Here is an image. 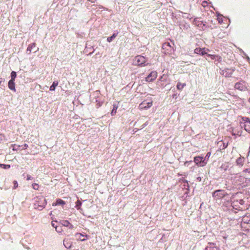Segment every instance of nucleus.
I'll use <instances>...</instances> for the list:
<instances>
[{
	"label": "nucleus",
	"mask_w": 250,
	"mask_h": 250,
	"mask_svg": "<svg viewBox=\"0 0 250 250\" xmlns=\"http://www.w3.org/2000/svg\"><path fill=\"white\" fill-rule=\"evenodd\" d=\"M47 201L43 196H39L35 198L34 208L39 210H42L45 207Z\"/></svg>",
	"instance_id": "f257e3e1"
},
{
	"label": "nucleus",
	"mask_w": 250,
	"mask_h": 250,
	"mask_svg": "<svg viewBox=\"0 0 250 250\" xmlns=\"http://www.w3.org/2000/svg\"><path fill=\"white\" fill-rule=\"evenodd\" d=\"M147 58L142 55L136 56L134 60V64L140 67H143L147 65L148 62Z\"/></svg>",
	"instance_id": "f03ea898"
},
{
	"label": "nucleus",
	"mask_w": 250,
	"mask_h": 250,
	"mask_svg": "<svg viewBox=\"0 0 250 250\" xmlns=\"http://www.w3.org/2000/svg\"><path fill=\"white\" fill-rule=\"evenodd\" d=\"M248 84L246 82L243 80H240L235 83L234 88L235 89L241 91H245L248 90Z\"/></svg>",
	"instance_id": "7ed1b4c3"
},
{
	"label": "nucleus",
	"mask_w": 250,
	"mask_h": 250,
	"mask_svg": "<svg viewBox=\"0 0 250 250\" xmlns=\"http://www.w3.org/2000/svg\"><path fill=\"white\" fill-rule=\"evenodd\" d=\"M227 194L224 190L218 189L212 193V197L216 200L222 198Z\"/></svg>",
	"instance_id": "20e7f679"
},
{
	"label": "nucleus",
	"mask_w": 250,
	"mask_h": 250,
	"mask_svg": "<svg viewBox=\"0 0 250 250\" xmlns=\"http://www.w3.org/2000/svg\"><path fill=\"white\" fill-rule=\"evenodd\" d=\"M193 161L198 167H204L207 164V160H204L203 157L200 156L195 157Z\"/></svg>",
	"instance_id": "39448f33"
},
{
	"label": "nucleus",
	"mask_w": 250,
	"mask_h": 250,
	"mask_svg": "<svg viewBox=\"0 0 250 250\" xmlns=\"http://www.w3.org/2000/svg\"><path fill=\"white\" fill-rule=\"evenodd\" d=\"M162 49L165 54H171L174 51V48L169 42H165L163 44Z\"/></svg>",
	"instance_id": "423d86ee"
},
{
	"label": "nucleus",
	"mask_w": 250,
	"mask_h": 250,
	"mask_svg": "<svg viewBox=\"0 0 250 250\" xmlns=\"http://www.w3.org/2000/svg\"><path fill=\"white\" fill-rule=\"evenodd\" d=\"M204 250H220V249L216 243L208 242Z\"/></svg>",
	"instance_id": "0eeeda50"
},
{
	"label": "nucleus",
	"mask_w": 250,
	"mask_h": 250,
	"mask_svg": "<svg viewBox=\"0 0 250 250\" xmlns=\"http://www.w3.org/2000/svg\"><path fill=\"white\" fill-rule=\"evenodd\" d=\"M157 76V73L156 71H152L146 78V81L148 82H151L155 80Z\"/></svg>",
	"instance_id": "6e6552de"
},
{
	"label": "nucleus",
	"mask_w": 250,
	"mask_h": 250,
	"mask_svg": "<svg viewBox=\"0 0 250 250\" xmlns=\"http://www.w3.org/2000/svg\"><path fill=\"white\" fill-rule=\"evenodd\" d=\"M194 52L195 54H199L200 55L203 56L204 55H207V53L206 52V48H200L197 47L195 48L194 50Z\"/></svg>",
	"instance_id": "1a4fd4ad"
},
{
	"label": "nucleus",
	"mask_w": 250,
	"mask_h": 250,
	"mask_svg": "<svg viewBox=\"0 0 250 250\" xmlns=\"http://www.w3.org/2000/svg\"><path fill=\"white\" fill-rule=\"evenodd\" d=\"M207 56L209 57L212 60H214L215 62H222V58L218 55H211L208 54H207Z\"/></svg>",
	"instance_id": "9d476101"
},
{
	"label": "nucleus",
	"mask_w": 250,
	"mask_h": 250,
	"mask_svg": "<svg viewBox=\"0 0 250 250\" xmlns=\"http://www.w3.org/2000/svg\"><path fill=\"white\" fill-rule=\"evenodd\" d=\"M152 105V102H146L144 101L140 104V106L141 107V108L146 109L147 108L151 107Z\"/></svg>",
	"instance_id": "9b49d317"
},
{
	"label": "nucleus",
	"mask_w": 250,
	"mask_h": 250,
	"mask_svg": "<svg viewBox=\"0 0 250 250\" xmlns=\"http://www.w3.org/2000/svg\"><path fill=\"white\" fill-rule=\"evenodd\" d=\"M15 85V81H13V80H10L8 83V88L11 90L16 91Z\"/></svg>",
	"instance_id": "f8f14e48"
},
{
	"label": "nucleus",
	"mask_w": 250,
	"mask_h": 250,
	"mask_svg": "<svg viewBox=\"0 0 250 250\" xmlns=\"http://www.w3.org/2000/svg\"><path fill=\"white\" fill-rule=\"evenodd\" d=\"M36 44L35 42H33L28 46L26 53L28 54H30L32 50H34V48L36 47Z\"/></svg>",
	"instance_id": "ddd939ff"
},
{
	"label": "nucleus",
	"mask_w": 250,
	"mask_h": 250,
	"mask_svg": "<svg viewBox=\"0 0 250 250\" xmlns=\"http://www.w3.org/2000/svg\"><path fill=\"white\" fill-rule=\"evenodd\" d=\"M244 161V158L240 157L236 159V163L238 166H242L243 165Z\"/></svg>",
	"instance_id": "4468645a"
},
{
	"label": "nucleus",
	"mask_w": 250,
	"mask_h": 250,
	"mask_svg": "<svg viewBox=\"0 0 250 250\" xmlns=\"http://www.w3.org/2000/svg\"><path fill=\"white\" fill-rule=\"evenodd\" d=\"M118 32H116L113 34V35L107 38V42H111L118 35Z\"/></svg>",
	"instance_id": "2eb2a0df"
},
{
	"label": "nucleus",
	"mask_w": 250,
	"mask_h": 250,
	"mask_svg": "<svg viewBox=\"0 0 250 250\" xmlns=\"http://www.w3.org/2000/svg\"><path fill=\"white\" fill-rule=\"evenodd\" d=\"M82 205V202L80 200H78L76 202V205L75 207L77 208V210L81 211V210H82V209L81 208Z\"/></svg>",
	"instance_id": "dca6fc26"
},
{
	"label": "nucleus",
	"mask_w": 250,
	"mask_h": 250,
	"mask_svg": "<svg viewBox=\"0 0 250 250\" xmlns=\"http://www.w3.org/2000/svg\"><path fill=\"white\" fill-rule=\"evenodd\" d=\"M238 204V200H234L231 203L232 206L236 209L240 208Z\"/></svg>",
	"instance_id": "f3484780"
},
{
	"label": "nucleus",
	"mask_w": 250,
	"mask_h": 250,
	"mask_svg": "<svg viewBox=\"0 0 250 250\" xmlns=\"http://www.w3.org/2000/svg\"><path fill=\"white\" fill-rule=\"evenodd\" d=\"M58 81H54L52 84V85L50 87V91H54L55 90L56 87L58 85Z\"/></svg>",
	"instance_id": "a211bd4d"
},
{
	"label": "nucleus",
	"mask_w": 250,
	"mask_h": 250,
	"mask_svg": "<svg viewBox=\"0 0 250 250\" xmlns=\"http://www.w3.org/2000/svg\"><path fill=\"white\" fill-rule=\"evenodd\" d=\"M228 70V69H227V70H223L222 71V72L221 73V74H222L223 75H224L226 77H230L231 76L232 73L228 72H227Z\"/></svg>",
	"instance_id": "6ab92c4d"
},
{
	"label": "nucleus",
	"mask_w": 250,
	"mask_h": 250,
	"mask_svg": "<svg viewBox=\"0 0 250 250\" xmlns=\"http://www.w3.org/2000/svg\"><path fill=\"white\" fill-rule=\"evenodd\" d=\"M65 204V201L62 200L61 199H57L55 203L56 206L57 205H64Z\"/></svg>",
	"instance_id": "aec40b11"
},
{
	"label": "nucleus",
	"mask_w": 250,
	"mask_h": 250,
	"mask_svg": "<svg viewBox=\"0 0 250 250\" xmlns=\"http://www.w3.org/2000/svg\"><path fill=\"white\" fill-rule=\"evenodd\" d=\"M117 108H118V105L115 104H114L113 105V109L111 112V114L112 116H114L116 114V113L117 112Z\"/></svg>",
	"instance_id": "412c9836"
},
{
	"label": "nucleus",
	"mask_w": 250,
	"mask_h": 250,
	"mask_svg": "<svg viewBox=\"0 0 250 250\" xmlns=\"http://www.w3.org/2000/svg\"><path fill=\"white\" fill-rule=\"evenodd\" d=\"M63 245L67 249H69L71 247V244L66 240H63Z\"/></svg>",
	"instance_id": "4be33fe9"
},
{
	"label": "nucleus",
	"mask_w": 250,
	"mask_h": 250,
	"mask_svg": "<svg viewBox=\"0 0 250 250\" xmlns=\"http://www.w3.org/2000/svg\"><path fill=\"white\" fill-rule=\"evenodd\" d=\"M21 147L20 145H17L16 144H12L11 145V147L12 148V150L14 151L18 150Z\"/></svg>",
	"instance_id": "5701e85b"
},
{
	"label": "nucleus",
	"mask_w": 250,
	"mask_h": 250,
	"mask_svg": "<svg viewBox=\"0 0 250 250\" xmlns=\"http://www.w3.org/2000/svg\"><path fill=\"white\" fill-rule=\"evenodd\" d=\"M186 86L185 83H178L177 84V88L179 90H182L184 86Z\"/></svg>",
	"instance_id": "b1692460"
},
{
	"label": "nucleus",
	"mask_w": 250,
	"mask_h": 250,
	"mask_svg": "<svg viewBox=\"0 0 250 250\" xmlns=\"http://www.w3.org/2000/svg\"><path fill=\"white\" fill-rule=\"evenodd\" d=\"M244 129L250 133V123L247 124H245L244 126Z\"/></svg>",
	"instance_id": "393cba45"
},
{
	"label": "nucleus",
	"mask_w": 250,
	"mask_h": 250,
	"mask_svg": "<svg viewBox=\"0 0 250 250\" xmlns=\"http://www.w3.org/2000/svg\"><path fill=\"white\" fill-rule=\"evenodd\" d=\"M16 77H17L16 72L14 71H12L11 73V79L10 80H13V81H15Z\"/></svg>",
	"instance_id": "a878e982"
},
{
	"label": "nucleus",
	"mask_w": 250,
	"mask_h": 250,
	"mask_svg": "<svg viewBox=\"0 0 250 250\" xmlns=\"http://www.w3.org/2000/svg\"><path fill=\"white\" fill-rule=\"evenodd\" d=\"M242 120L246 123V124H249L250 123V119L249 118L247 117H242Z\"/></svg>",
	"instance_id": "bb28decb"
},
{
	"label": "nucleus",
	"mask_w": 250,
	"mask_h": 250,
	"mask_svg": "<svg viewBox=\"0 0 250 250\" xmlns=\"http://www.w3.org/2000/svg\"><path fill=\"white\" fill-rule=\"evenodd\" d=\"M70 222L67 221V220H62V225H63V226H65V227H68L69 226V225H70Z\"/></svg>",
	"instance_id": "cd10ccee"
},
{
	"label": "nucleus",
	"mask_w": 250,
	"mask_h": 250,
	"mask_svg": "<svg viewBox=\"0 0 250 250\" xmlns=\"http://www.w3.org/2000/svg\"><path fill=\"white\" fill-rule=\"evenodd\" d=\"M0 167H2L3 169H8L10 167V165L0 164Z\"/></svg>",
	"instance_id": "c85d7f7f"
},
{
	"label": "nucleus",
	"mask_w": 250,
	"mask_h": 250,
	"mask_svg": "<svg viewBox=\"0 0 250 250\" xmlns=\"http://www.w3.org/2000/svg\"><path fill=\"white\" fill-rule=\"evenodd\" d=\"M217 20L220 23H222L223 21V19L222 18L221 15H217Z\"/></svg>",
	"instance_id": "c756f323"
},
{
	"label": "nucleus",
	"mask_w": 250,
	"mask_h": 250,
	"mask_svg": "<svg viewBox=\"0 0 250 250\" xmlns=\"http://www.w3.org/2000/svg\"><path fill=\"white\" fill-rule=\"evenodd\" d=\"M210 155H211V152H208L207 153V154H206V156H205L204 158L203 157V159H204V160H205V159H206V160H207V161H208V158H209V157H210Z\"/></svg>",
	"instance_id": "7c9ffc66"
},
{
	"label": "nucleus",
	"mask_w": 250,
	"mask_h": 250,
	"mask_svg": "<svg viewBox=\"0 0 250 250\" xmlns=\"http://www.w3.org/2000/svg\"><path fill=\"white\" fill-rule=\"evenodd\" d=\"M32 186V188L35 190H38L39 188V185L36 183L33 184Z\"/></svg>",
	"instance_id": "2f4dec72"
},
{
	"label": "nucleus",
	"mask_w": 250,
	"mask_h": 250,
	"mask_svg": "<svg viewBox=\"0 0 250 250\" xmlns=\"http://www.w3.org/2000/svg\"><path fill=\"white\" fill-rule=\"evenodd\" d=\"M75 235H76V237H78L79 236V237L81 236V237H84L86 238L87 237V235H86V234L83 235L80 233H77Z\"/></svg>",
	"instance_id": "473e14b6"
},
{
	"label": "nucleus",
	"mask_w": 250,
	"mask_h": 250,
	"mask_svg": "<svg viewBox=\"0 0 250 250\" xmlns=\"http://www.w3.org/2000/svg\"><path fill=\"white\" fill-rule=\"evenodd\" d=\"M181 13L183 14V18H187V19H189V20L191 19L190 18H189L188 14V13H183V12H181Z\"/></svg>",
	"instance_id": "72a5a7b5"
},
{
	"label": "nucleus",
	"mask_w": 250,
	"mask_h": 250,
	"mask_svg": "<svg viewBox=\"0 0 250 250\" xmlns=\"http://www.w3.org/2000/svg\"><path fill=\"white\" fill-rule=\"evenodd\" d=\"M18 186V183L17 181H14L13 182V188L16 189Z\"/></svg>",
	"instance_id": "f704fd0d"
},
{
	"label": "nucleus",
	"mask_w": 250,
	"mask_h": 250,
	"mask_svg": "<svg viewBox=\"0 0 250 250\" xmlns=\"http://www.w3.org/2000/svg\"><path fill=\"white\" fill-rule=\"evenodd\" d=\"M86 50L88 49V48L87 47H86ZM89 49H90V50H92L91 52H90L88 55H91L94 51V49L93 48V47L92 46L91 47H89Z\"/></svg>",
	"instance_id": "c9c22d12"
},
{
	"label": "nucleus",
	"mask_w": 250,
	"mask_h": 250,
	"mask_svg": "<svg viewBox=\"0 0 250 250\" xmlns=\"http://www.w3.org/2000/svg\"><path fill=\"white\" fill-rule=\"evenodd\" d=\"M245 201L243 199H240L238 200V204L241 205H243L245 204Z\"/></svg>",
	"instance_id": "e433bc0d"
},
{
	"label": "nucleus",
	"mask_w": 250,
	"mask_h": 250,
	"mask_svg": "<svg viewBox=\"0 0 250 250\" xmlns=\"http://www.w3.org/2000/svg\"><path fill=\"white\" fill-rule=\"evenodd\" d=\"M52 226L56 229V230L58 232H61V231L60 230H58V228L57 226H55V224L52 222Z\"/></svg>",
	"instance_id": "4c0bfd02"
},
{
	"label": "nucleus",
	"mask_w": 250,
	"mask_h": 250,
	"mask_svg": "<svg viewBox=\"0 0 250 250\" xmlns=\"http://www.w3.org/2000/svg\"><path fill=\"white\" fill-rule=\"evenodd\" d=\"M242 223H249L248 222V218L247 217H244L242 219Z\"/></svg>",
	"instance_id": "58836bf2"
},
{
	"label": "nucleus",
	"mask_w": 250,
	"mask_h": 250,
	"mask_svg": "<svg viewBox=\"0 0 250 250\" xmlns=\"http://www.w3.org/2000/svg\"><path fill=\"white\" fill-rule=\"evenodd\" d=\"M148 122H146L145 123H144L141 126V128L140 129H142L143 128H144V127H145L146 125H148Z\"/></svg>",
	"instance_id": "ea45409f"
},
{
	"label": "nucleus",
	"mask_w": 250,
	"mask_h": 250,
	"mask_svg": "<svg viewBox=\"0 0 250 250\" xmlns=\"http://www.w3.org/2000/svg\"><path fill=\"white\" fill-rule=\"evenodd\" d=\"M23 148L22 149H25L26 148H27V147H28V145L27 144H24L23 146Z\"/></svg>",
	"instance_id": "a19ab883"
},
{
	"label": "nucleus",
	"mask_w": 250,
	"mask_h": 250,
	"mask_svg": "<svg viewBox=\"0 0 250 250\" xmlns=\"http://www.w3.org/2000/svg\"><path fill=\"white\" fill-rule=\"evenodd\" d=\"M243 172L250 173V168H246L243 171Z\"/></svg>",
	"instance_id": "79ce46f5"
},
{
	"label": "nucleus",
	"mask_w": 250,
	"mask_h": 250,
	"mask_svg": "<svg viewBox=\"0 0 250 250\" xmlns=\"http://www.w3.org/2000/svg\"><path fill=\"white\" fill-rule=\"evenodd\" d=\"M192 163V161H186L185 163V165L186 166H188V164H189L190 163Z\"/></svg>",
	"instance_id": "37998d69"
},
{
	"label": "nucleus",
	"mask_w": 250,
	"mask_h": 250,
	"mask_svg": "<svg viewBox=\"0 0 250 250\" xmlns=\"http://www.w3.org/2000/svg\"><path fill=\"white\" fill-rule=\"evenodd\" d=\"M33 178L29 175H27V180H32Z\"/></svg>",
	"instance_id": "c03bdc74"
},
{
	"label": "nucleus",
	"mask_w": 250,
	"mask_h": 250,
	"mask_svg": "<svg viewBox=\"0 0 250 250\" xmlns=\"http://www.w3.org/2000/svg\"><path fill=\"white\" fill-rule=\"evenodd\" d=\"M100 91L99 90H96L94 92V94L96 96H98V95L99 94Z\"/></svg>",
	"instance_id": "a18cd8bd"
},
{
	"label": "nucleus",
	"mask_w": 250,
	"mask_h": 250,
	"mask_svg": "<svg viewBox=\"0 0 250 250\" xmlns=\"http://www.w3.org/2000/svg\"><path fill=\"white\" fill-rule=\"evenodd\" d=\"M67 227H68L69 229H73L74 228L73 225H72L71 223H70V225H69V226H68Z\"/></svg>",
	"instance_id": "49530a36"
},
{
	"label": "nucleus",
	"mask_w": 250,
	"mask_h": 250,
	"mask_svg": "<svg viewBox=\"0 0 250 250\" xmlns=\"http://www.w3.org/2000/svg\"><path fill=\"white\" fill-rule=\"evenodd\" d=\"M4 81V79L0 78V84H1V83Z\"/></svg>",
	"instance_id": "de8ad7c7"
},
{
	"label": "nucleus",
	"mask_w": 250,
	"mask_h": 250,
	"mask_svg": "<svg viewBox=\"0 0 250 250\" xmlns=\"http://www.w3.org/2000/svg\"><path fill=\"white\" fill-rule=\"evenodd\" d=\"M81 241H85L86 239V238H83V239H81L80 237H79L78 238Z\"/></svg>",
	"instance_id": "09e8293b"
},
{
	"label": "nucleus",
	"mask_w": 250,
	"mask_h": 250,
	"mask_svg": "<svg viewBox=\"0 0 250 250\" xmlns=\"http://www.w3.org/2000/svg\"><path fill=\"white\" fill-rule=\"evenodd\" d=\"M197 18H195V19H194V22L195 23H196V22H197Z\"/></svg>",
	"instance_id": "8fccbe9b"
},
{
	"label": "nucleus",
	"mask_w": 250,
	"mask_h": 250,
	"mask_svg": "<svg viewBox=\"0 0 250 250\" xmlns=\"http://www.w3.org/2000/svg\"><path fill=\"white\" fill-rule=\"evenodd\" d=\"M246 58H247L248 61H250V59L249 56H247Z\"/></svg>",
	"instance_id": "3c124183"
},
{
	"label": "nucleus",
	"mask_w": 250,
	"mask_h": 250,
	"mask_svg": "<svg viewBox=\"0 0 250 250\" xmlns=\"http://www.w3.org/2000/svg\"><path fill=\"white\" fill-rule=\"evenodd\" d=\"M246 180H247V181H248L250 182V178H247V179H246Z\"/></svg>",
	"instance_id": "603ef678"
},
{
	"label": "nucleus",
	"mask_w": 250,
	"mask_h": 250,
	"mask_svg": "<svg viewBox=\"0 0 250 250\" xmlns=\"http://www.w3.org/2000/svg\"><path fill=\"white\" fill-rule=\"evenodd\" d=\"M88 1H91V2H95V1H92L91 0H88Z\"/></svg>",
	"instance_id": "864d4df0"
},
{
	"label": "nucleus",
	"mask_w": 250,
	"mask_h": 250,
	"mask_svg": "<svg viewBox=\"0 0 250 250\" xmlns=\"http://www.w3.org/2000/svg\"><path fill=\"white\" fill-rule=\"evenodd\" d=\"M100 8H104L103 6H99Z\"/></svg>",
	"instance_id": "5fc2aeb1"
},
{
	"label": "nucleus",
	"mask_w": 250,
	"mask_h": 250,
	"mask_svg": "<svg viewBox=\"0 0 250 250\" xmlns=\"http://www.w3.org/2000/svg\"><path fill=\"white\" fill-rule=\"evenodd\" d=\"M197 179H198V180H199L200 181H201V177H198Z\"/></svg>",
	"instance_id": "6e6d98bb"
},
{
	"label": "nucleus",
	"mask_w": 250,
	"mask_h": 250,
	"mask_svg": "<svg viewBox=\"0 0 250 250\" xmlns=\"http://www.w3.org/2000/svg\"><path fill=\"white\" fill-rule=\"evenodd\" d=\"M58 230H60L62 231V229H58Z\"/></svg>",
	"instance_id": "4d7b16f0"
},
{
	"label": "nucleus",
	"mask_w": 250,
	"mask_h": 250,
	"mask_svg": "<svg viewBox=\"0 0 250 250\" xmlns=\"http://www.w3.org/2000/svg\"><path fill=\"white\" fill-rule=\"evenodd\" d=\"M137 124V122H135V123L134 124V125H135Z\"/></svg>",
	"instance_id": "13d9d810"
}]
</instances>
